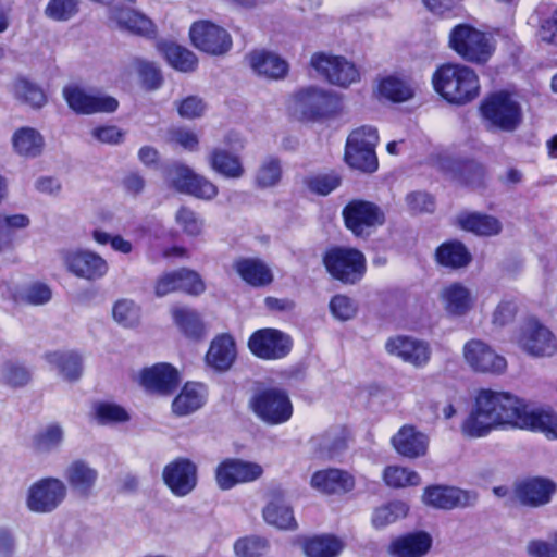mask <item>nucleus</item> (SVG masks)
<instances>
[{
	"instance_id": "19",
	"label": "nucleus",
	"mask_w": 557,
	"mask_h": 557,
	"mask_svg": "<svg viewBox=\"0 0 557 557\" xmlns=\"http://www.w3.org/2000/svg\"><path fill=\"white\" fill-rule=\"evenodd\" d=\"M172 173V184L182 194L202 200H212L219 194V188L213 182L183 163L175 164Z\"/></svg>"
},
{
	"instance_id": "60",
	"label": "nucleus",
	"mask_w": 557,
	"mask_h": 557,
	"mask_svg": "<svg viewBox=\"0 0 557 557\" xmlns=\"http://www.w3.org/2000/svg\"><path fill=\"white\" fill-rule=\"evenodd\" d=\"M180 290L190 296H199L206 290L201 276L194 270L180 269Z\"/></svg>"
},
{
	"instance_id": "6",
	"label": "nucleus",
	"mask_w": 557,
	"mask_h": 557,
	"mask_svg": "<svg viewBox=\"0 0 557 557\" xmlns=\"http://www.w3.org/2000/svg\"><path fill=\"white\" fill-rule=\"evenodd\" d=\"M249 409L265 425L275 426L288 422L294 405L286 389L267 386L257 389L249 399Z\"/></svg>"
},
{
	"instance_id": "3",
	"label": "nucleus",
	"mask_w": 557,
	"mask_h": 557,
	"mask_svg": "<svg viewBox=\"0 0 557 557\" xmlns=\"http://www.w3.org/2000/svg\"><path fill=\"white\" fill-rule=\"evenodd\" d=\"M479 114L488 131L512 133L523 122L521 104L505 89L488 92L480 102Z\"/></svg>"
},
{
	"instance_id": "36",
	"label": "nucleus",
	"mask_w": 557,
	"mask_h": 557,
	"mask_svg": "<svg viewBox=\"0 0 557 557\" xmlns=\"http://www.w3.org/2000/svg\"><path fill=\"white\" fill-rule=\"evenodd\" d=\"M344 548L345 542L332 533L312 535L302 542L306 557H338Z\"/></svg>"
},
{
	"instance_id": "28",
	"label": "nucleus",
	"mask_w": 557,
	"mask_h": 557,
	"mask_svg": "<svg viewBox=\"0 0 557 557\" xmlns=\"http://www.w3.org/2000/svg\"><path fill=\"white\" fill-rule=\"evenodd\" d=\"M267 523L282 530L297 529L293 509L285 502V492L277 487L270 493V500L262 511Z\"/></svg>"
},
{
	"instance_id": "24",
	"label": "nucleus",
	"mask_w": 557,
	"mask_h": 557,
	"mask_svg": "<svg viewBox=\"0 0 557 557\" xmlns=\"http://www.w3.org/2000/svg\"><path fill=\"white\" fill-rule=\"evenodd\" d=\"M385 348L388 354L417 368L424 367L431 358V348L428 343L405 335L388 338Z\"/></svg>"
},
{
	"instance_id": "25",
	"label": "nucleus",
	"mask_w": 557,
	"mask_h": 557,
	"mask_svg": "<svg viewBox=\"0 0 557 557\" xmlns=\"http://www.w3.org/2000/svg\"><path fill=\"white\" fill-rule=\"evenodd\" d=\"M311 486L325 495H343L355 488V476L346 470L326 468L313 472L310 479Z\"/></svg>"
},
{
	"instance_id": "8",
	"label": "nucleus",
	"mask_w": 557,
	"mask_h": 557,
	"mask_svg": "<svg viewBox=\"0 0 557 557\" xmlns=\"http://www.w3.org/2000/svg\"><path fill=\"white\" fill-rule=\"evenodd\" d=\"M344 226L356 238H369L377 227L385 223L383 210L374 202L364 199H351L342 210Z\"/></svg>"
},
{
	"instance_id": "17",
	"label": "nucleus",
	"mask_w": 557,
	"mask_h": 557,
	"mask_svg": "<svg viewBox=\"0 0 557 557\" xmlns=\"http://www.w3.org/2000/svg\"><path fill=\"white\" fill-rule=\"evenodd\" d=\"M162 479L174 496L184 497L197 486V465L189 458L177 457L165 465Z\"/></svg>"
},
{
	"instance_id": "13",
	"label": "nucleus",
	"mask_w": 557,
	"mask_h": 557,
	"mask_svg": "<svg viewBox=\"0 0 557 557\" xmlns=\"http://www.w3.org/2000/svg\"><path fill=\"white\" fill-rule=\"evenodd\" d=\"M310 65L330 84L347 87L359 78L356 65L341 55L315 52Z\"/></svg>"
},
{
	"instance_id": "58",
	"label": "nucleus",
	"mask_w": 557,
	"mask_h": 557,
	"mask_svg": "<svg viewBox=\"0 0 557 557\" xmlns=\"http://www.w3.org/2000/svg\"><path fill=\"white\" fill-rule=\"evenodd\" d=\"M114 320L125 326L132 327L139 322V308L133 300L120 299L112 309Z\"/></svg>"
},
{
	"instance_id": "29",
	"label": "nucleus",
	"mask_w": 557,
	"mask_h": 557,
	"mask_svg": "<svg viewBox=\"0 0 557 557\" xmlns=\"http://www.w3.org/2000/svg\"><path fill=\"white\" fill-rule=\"evenodd\" d=\"M468 247L459 239H448L440 244L434 251L435 263L444 269L460 270L472 262Z\"/></svg>"
},
{
	"instance_id": "9",
	"label": "nucleus",
	"mask_w": 557,
	"mask_h": 557,
	"mask_svg": "<svg viewBox=\"0 0 557 557\" xmlns=\"http://www.w3.org/2000/svg\"><path fill=\"white\" fill-rule=\"evenodd\" d=\"M252 356L264 361H276L286 358L293 350L292 336L275 327H262L253 331L247 341Z\"/></svg>"
},
{
	"instance_id": "48",
	"label": "nucleus",
	"mask_w": 557,
	"mask_h": 557,
	"mask_svg": "<svg viewBox=\"0 0 557 557\" xmlns=\"http://www.w3.org/2000/svg\"><path fill=\"white\" fill-rule=\"evenodd\" d=\"M350 438V431L344 425L337 430H327L321 435L319 450L333 458L348 447Z\"/></svg>"
},
{
	"instance_id": "64",
	"label": "nucleus",
	"mask_w": 557,
	"mask_h": 557,
	"mask_svg": "<svg viewBox=\"0 0 557 557\" xmlns=\"http://www.w3.org/2000/svg\"><path fill=\"white\" fill-rule=\"evenodd\" d=\"M206 109L203 100L197 96H188L182 99L177 104V112L184 119L200 117Z\"/></svg>"
},
{
	"instance_id": "5",
	"label": "nucleus",
	"mask_w": 557,
	"mask_h": 557,
	"mask_svg": "<svg viewBox=\"0 0 557 557\" xmlns=\"http://www.w3.org/2000/svg\"><path fill=\"white\" fill-rule=\"evenodd\" d=\"M448 47L461 60L475 65H485L495 52L487 34L468 23H459L450 29Z\"/></svg>"
},
{
	"instance_id": "43",
	"label": "nucleus",
	"mask_w": 557,
	"mask_h": 557,
	"mask_svg": "<svg viewBox=\"0 0 557 557\" xmlns=\"http://www.w3.org/2000/svg\"><path fill=\"white\" fill-rule=\"evenodd\" d=\"M172 318L186 337L200 341L205 336L206 326L196 310L187 307H175L172 309Z\"/></svg>"
},
{
	"instance_id": "61",
	"label": "nucleus",
	"mask_w": 557,
	"mask_h": 557,
	"mask_svg": "<svg viewBox=\"0 0 557 557\" xmlns=\"http://www.w3.org/2000/svg\"><path fill=\"white\" fill-rule=\"evenodd\" d=\"M4 382L12 387H23L32 380L30 371L23 364L9 361L4 364Z\"/></svg>"
},
{
	"instance_id": "51",
	"label": "nucleus",
	"mask_w": 557,
	"mask_h": 557,
	"mask_svg": "<svg viewBox=\"0 0 557 557\" xmlns=\"http://www.w3.org/2000/svg\"><path fill=\"white\" fill-rule=\"evenodd\" d=\"M134 65L138 72L140 83L146 90H157L162 86L164 81L163 75L156 63L136 59Z\"/></svg>"
},
{
	"instance_id": "46",
	"label": "nucleus",
	"mask_w": 557,
	"mask_h": 557,
	"mask_svg": "<svg viewBox=\"0 0 557 557\" xmlns=\"http://www.w3.org/2000/svg\"><path fill=\"white\" fill-rule=\"evenodd\" d=\"M409 507L400 500H392L382 506L376 507L371 517L372 527L382 530L387 525L395 523L400 518H405Z\"/></svg>"
},
{
	"instance_id": "47",
	"label": "nucleus",
	"mask_w": 557,
	"mask_h": 557,
	"mask_svg": "<svg viewBox=\"0 0 557 557\" xmlns=\"http://www.w3.org/2000/svg\"><path fill=\"white\" fill-rule=\"evenodd\" d=\"M381 97L392 102H404L413 97L412 88L404 79L389 75L382 78L377 85Z\"/></svg>"
},
{
	"instance_id": "2",
	"label": "nucleus",
	"mask_w": 557,
	"mask_h": 557,
	"mask_svg": "<svg viewBox=\"0 0 557 557\" xmlns=\"http://www.w3.org/2000/svg\"><path fill=\"white\" fill-rule=\"evenodd\" d=\"M434 91L447 103L465 106L475 100L481 91L476 72L468 65L446 62L432 74Z\"/></svg>"
},
{
	"instance_id": "14",
	"label": "nucleus",
	"mask_w": 557,
	"mask_h": 557,
	"mask_svg": "<svg viewBox=\"0 0 557 557\" xmlns=\"http://www.w3.org/2000/svg\"><path fill=\"white\" fill-rule=\"evenodd\" d=\"M262 474L263 468L259 463L240 458H225L215 468V481L223 491L253 482Z\"/></svg>"
},
{
	"instance_id": "23",
	"label": "nucleus",
	"mask_w": 557,
	"mask_h": 557,
	"mask_svg": "<svg viewBox=\"0 0 557 557\" xmlns=\"http://www.w3.org/2000/svg\"><path fill=\"white\" fill-rule=\"evenodd\" d=\"M62 258L67 271L81 278L95 281L108 272L107 261L91 251L69 250L63 252Z\"/></svg>"
},
{
	"instance_id": "53",
	"label": "nucleus",
	"mask_w": 557,
	"mask_h": 557,
	"mask_svg": "<svg viewBox=\"0 0 557 557\" xmlns=\"http://www.w3.org/2000/svg\"><path fill=\"white\" fill-rule=\"evenodd\" d=\"M95 414L100 424L124 423L131 419L124 407L108 401L98 403L95 407Z\"/></svg>"
},
{
	"instance_id": "30",
	"label": "nucleus",
	"mask_w": 557,
	"mask_h": 557,
	"mask_svg": "<svg viewBox=\"0 0 557 557\" xmlns=\"http://www.w3.org/2000/svg\"><path fill=\"white\" fill-rule=\"evenodd\" d=\"M395 450L410 459L424 456L428 450V437L413 425H404L392 437Z\"/></svg>"
},
{
	"instance_id": "38",
	"label": "nucleus",
	"mask_w": 557,
	"mask_h": 557,
	"mask_svg": "<svg viewBox=\"0 0 557 557\" xmlns=\"http://www.w3.org/2000/svg\"><path fill=\"white\" fill-rule=\"evenodd\" d=\"M45 360L55 367L59 373L67 381L73 382L81 377L83 372L82 356L73 350H54L45 354Z\"/></svg>"
},
{
	"instance_id": "54",
	"label": "nucleus",
	"mask_w": 557,
	"mask_h": 557,
	"mask_svg": "<svg viewBox=\"0 0 557 557\" xmlns=\"http://www.w3.org/2000/svg\"><path fill=\"white\" fill-rule=\"evenodd\" d=\"M268 547V540L258 535L243 536L234 543V552L238 557H261Z\"/></svg>"
},
{
	"instance_id": "44",
	"label": "nucleus",
	"mask_w": 557,
	"mask_h": 557,
	"mask_svg": "<svg viewBox=\"0 0 557 557\" xmlns=\"http://www.w3.org/2000/svg\"><path fill=\"white\" fill-rule=\"evenodd\" d=\"M205 397L194 384L186 383L172 401V412L176 417L191 414L201 408Z\"/></svg>"
},
{
	"instance_id": "37",
	"label": "nucleus",
	"mask_w": 557,
	"mask_h": 557,
	"mask_svg": "<svg viewBox=\"0 0 557 557\" xmlns=\"http://www.w3.org/2000/svg\"><path fill=\"white\" fill-rule=\"evenodd\" d=\"M113 18L120 28L132 34L147 38H153L157 34L152 21L135 10L117 8L113 11Z\"/></svg>"
},
{
	"instance_id": "4",
	"label": "nucleus",
	"mask_w": 557,
	"mask_h": 557,
	"mask_svg": "<svg viewBox=\"0 0 557 557\" xmlns=\"http://www.w3.org/2000/svg\"><path fill=\"white\" fill-rule=\"evenodd\" d=\"M322 264L330 277L342 285L359 284L366 276V255L352 246L330 245L322 253Z\"/></svg>"
},
{
	"instance_id": "16",
	"label": "nucleus",
	"mask_w": 557,
	"mask_h": 557,
	"mask_svg": "<svg viewBox=\"0 0 557 557\" xmlns=\"http://www.w3.org/2000/svg\"><path fill=\"white\" fill-rule=\"evenodd\" d=\"M138 382L148 394L166 397L174 394L180 386L181 375L171 363L159 362L143 368Z\"/></svg>"
},
{
	"instance_id": "52",
	"label": "nucleus",
	"mask_w": 557,
	"mask_h": 557,
	"mask_svg": "<svg viewBox=\"0 0 557 557\" xmlns=\"http://www.w3.org/2000/svg\"><path fill=\"white\" fill-rule=\"evenodd\" d=\"M63 440V431L58 424H50L33 437V448L37 453H48L57 448Z\"/></svg>"
},
{
	"instance_id": "22",
	"label": "nucleus",
	"mask_w": 557,
	"mask_h": 557,
	"mask_svg": "<svg viewBox=\"0 0 557 557\" xmlns=\"http://www.w3.org/2000/svg\"><path fill=\"white\" fill-rule=\"evenodd\" d=\"M423 503L430 507L443 510L463 508L474 504L475 494L448 485H429L424 488Z\"/></svg>"
},
{
	"instance_id": "31",
	"label": "nucleus",
	"mask_w": 557,
	"mask_h": 557,
	"mask_svg": "<svg viewBox=\"0 0 557 557\" xmlns=\"http://www.w3.org/2000/svg\"><path fill=\"white\" fill-rule=\"evenodd\" d=\"M234 270L251 287H265L274 280L271 269L258 258H238Z\"/></svg>"
},
{
	"instance_id": "12",
	"label": "nucleus",
	"mask_w": 557,
	"mask_h": 557,
	"mask_svg": "<svg viewBox=\"0 0 557 557\" xmlns=\"http://www.w3.org/2000/svg\"><path fill=\"white\" fill-rule=\"evenodd\" d=\"M66 486L57 478H42L30 485L26 505L33 512L48 513L55 510L65 499Z\"/></svg>"
},
{
	"instance_id": "56",
	"label": "nucleus",
	"mask_w": 557,
	"mask_h": 557,
	"mask_svg": "<svg viewBox=\"0 0 557 557\" xmlns=\"http://www.w3.org/2000/svg\"><path fill=\"white\" fill-rule=\"evenodd\" d=\"M175 222L188 236L197 237L202 233L203 220L187 206H181L177 209Z\"/></svg>"
},
{
	"instance_id": "20",
	"label": "nucleus",
	"mask_w": 557,
	"mask_h": 557,
	"mask_svg": "<svg viewBox=\"0 0 557 557\" xmlns=\"http://www.w3.org/2000/svg\"><path fill=\"white\" fill-rule=\"evenodd\" d=\"M519 344L534 357H550L557 350V341L552 331L536 319H529L520 333Z\"/></svg>"
},
{
	"instance_id": "41",
	"label": "nucleus",
	"mask_w": 557,
	"mask_h": 557,
	"mask_svg": "<svg viewBox=\"0 0 557 557\" xmlns=\"http://www.w3.org/2000/svg\"><path fill=\"white\" fill-rule=\"evenodd\" d=\"M14 151L24 158H36L41 154L45 140L35 128L23 126L17 128L12 136Z\"/></svg>"
},
{
	"instance_id": "40",
	"label": "nucleus",
	"mask_w": 557,
	"mask_h": 557,
	"mask_svg": "<svg viewBox=\"0 0 557 557\" xmlns=\"http://www.w3.org/2000/svg\"><path fill=\"white\" fill-rule=\"evenodd\" d=\"M158 50L163 54L168 63L180 72H193L198 66L196 54L176 42L160 41Z\"/></svg>"
},
{
	"instance_id": "18",
	"label": "nucleus",
	"mask_w": 557,
	"mask_h": 557,
	"mask_svg": "<svg viewBox=\"0 0 557 557\" xmlns=\"http://www.w3.org/2000/svg\"><path fill=\"white\" fill-rule=\"evenodd\" d=\"M556 490V483L548 478L528 476L516 481L512 495L520 505L537 508L548 504Z\"/></svg>"
},
{
	"instance_id": "35",
	"label": "nucleus",
	"mask_w": 557,
	"mask_h": 557,
	"mask_svg": "<svg viewBox=\"0 0 557 557\" xmlns=\"http://www.w3.org/2000/svg\"><path fill=\"white\" fill-rule=\"evenodd\" d=\"M65 479L73 491L83 497H88L97 482L98 472L86 461L77 459L67 467Z\"/></svg>"
},
{
	"instance_id": "62",
	"label": "nucleus",
	"mask_w": 557,
	"mask_h": 557,
	"mask_svg": "<svg viewBox=\"0 0 557 557\" xmlns=\"http://www.w3.org/2000/svg\"><path fill=\"white\" fill-rule=\"evenodd\" d=\"M332 314L343 321L351 319L356 313V307L351 298L346 295H335L330 300Z\"/></svg>"
},
{
	"instance_id": "1",
	"label": "nucleus",
	"mask_w": 557,
	"mask_h": 557,
	"mask_svg": "<svg viewBox=\"0 0 557 557\" xmlns=\"http://www.w3.org/2000/svg\"><path fill=\"white\" fill-rule=\"evenodd\" d=\"M542 432L557 440V414L544 409L529 410L524 399L491 388L478 391L473 406L461 423V432L471 438L484 437L496 430Z\"/></svg>"
},
{
	"instance_id": "49",
	"label": "nucleus",
	"mask_w": 557,
	"mask_h": 557,
	"mask_svg": "<svg viewBox=\"0 0 557 557\" xmlns=\"http://www.w3.org/2000/svg\"><path fill=\"white\" fill-rule=\"evenodd\" d=\"M382 478L384 483L392 488L418 486L421 482L420 475L414 470L397 465L386 466Z\"/></svg>"
},
{
	"instance_id": "39",
	"label": "nucleus",
	"mask_w": 557,
	"mask_h": 557,
	"mask_svg": "<svg viewBox=\"0 0 557 557\" xmlns=\"http://www.w3.org/2000/svg\"><path fill=\"white\" fill-rule=\"evenodd\" d=\"M209 164L213 172L224 178H240L245 173L240 157L222 148L211 150Z\"/></svg>"
},
{
	"instance_id": "45",
	"label": "nucleus",
	"mask_w": 557,
	"mask_h": 557,
	"mask_svg": "<svg viewBox=\"0 0 557 557\" xmlns=\"http://www.w3.org/2000/svg\"><path fill=\"white\" fill-rule=\"evenodd\" d=\"M13 92L20 101L34 109L42 108L48 101L45 90L26 77L20 76L14 81Z\"/></svg>"
},
{
	"instance_id": "7",
	"label": "nucleus",
	"mask_w": 557,
	"mask_h": 557,
	"mask_svg": "<svg viewBox=\"0 0 557 557\" xmlns=\"http://www.w3.org/2000/svg\"><path fill=\"white\" fill-rule=\"evenodd\" d=\"M379 133L373 126L362 125L354 129L347 137L344 159L349 168L363 173H373L379 168L375 147Z\"/></svg>"
},
{
	"instance_id": "10",
	"label": "nucleus",
	"mask_w": 557,
	"mask_h": 557,
	"mask_svg": "<svg viewBox=\"0 0 557 557\" xmlns=\"http://www.w3.org/2000/svg\"><path fill=\"white\" fill-rule=\"evenodd\" d=\"M188 36L194 48L211 57L224 55L233 47L231 34L224 27L210 20L193 22Z\"/></svg>"
},
{
	"instance_id": "42",
	"label": "nucleus",
	"mask_w": 557,
	"mask_h": 557,
	"mask_svg": "<svg viewBox=\"0 0 557 557\" xmlns=\"http://www.w3.org/2000/svg\"><path fill=\"white\" fill-rule=\"evenodd\" d=\"M446 312L454 317L465 315L472 307V297L467 287L451 283L441 294Z\"/></svg>"
},
{
	"instance_id": "57",
	"label": "nucleus",
	"mask_w": 557,
	"mask_h": 557,
	"mask_svg": "<svg viewBox=\"0 0 557 557\" xmlns=\"http://www.w3.org/2000/svg\"><path fill=\"white\" fill-rule=\"evenodd\" d=\"M282 177L281 162L275 157H270L259 168L256 175V183L259 187H272L276 185Z\"/></svg>"
},
{
	"instance_id": "59",
	"label": "nucleus",
	"mask_w": 557,
	"mask_h": 557,
	"mask_svg": "<svg viewBox=\"0 0 557 557\" xmlns=\"http://www.w3.org/2000/svg\"><path fill=\"white\" fill-rule=\"evenodd\" d=\"M77 12V0H50L45 9V14L53 21H69Z\"/></svg>"
},
{
	"instance_id": "50",
	"label": "nucleus",
	"mask_w": 557,
	"mask_h": 557,
	"mask_svg": "<svg viewBox=\"0 0 557 557\" xmlns=\"http://www.w3.org/2000/svg\"><path fill=\"white\" fill-rule=\"evenodd\" d=\"M30 221L26 214L17 213L5 215L0 213V252L11 248L13 244V231L25 228Z\"/></svg>"
},
{
	"instance_id": "33",
	"label": "nucleus",
	"mask_w": 557,
	"mask_h": 557,
	"mask_svg": "<svg viewBox=\"0 0 557 557\" xmlns=\"http://www.w3.org/2000/svg\"><path fill=\"white\" fill-rule=\"evenodd\" d=\"M454 176L466 186H484L487 174L486 166L474 158L458 157L448 165Z\"/></svg>"
},
{
	"instance_id": "63",
	"label": "nucleus",
	"mask_w": 557,
	"mask_h": 557,
	"mask_svg": "<svg viewBox=\"0 0 557 557\" xmlns=\"http://www.w3.org/2000/svg\"><path fill=\"white\" fill-rule=\"evenodd\" d=\"M169 138L172 143L181 146L187 151H197L199 148L198 136L186 127H175L170 129Z\"/></svg>"
},
{
	"instance_id": "34",
	"label": "nucleus",
	"mask_w": 557,
	"mask_h": 557,
	"mask_svg": "<svg viewBox=\"0 0 557 557\" xmlns=\"http://www.w3.org/2000/svg\"><path fill=\"white\" fill-rule=\"evenodd\" d=\"M462 231L481 237H491L502 232L500 221L490 214L481 212H462L457 218Z\"/></svg>"
},
{
	"instance_id": "55",
	"label": "nucleus",
	"mask_w": 557,
	"mask_h": 557,
	"mask_svg": "<svg viewBox=\"0 0 557 557\" xmlns=\"http://www.w3.org/2000/svg\"><path fill=\"white\" fill-rule=\"evenodd\" d=\"M341 184L342 176L335 171L311 175L306 180L307 187L312 193L321 196H326L331 194Z\"/></svg>"
},
{
	"instance_id": "15",
	"label": "nucleus",
	"mask_w": 557,
	"mask_h": 557,
	"mask_svg": "<svg viewBox=\"0 0 557 557\" xmlns=\"http://www.w3.org/2000/svg\"><path fill=\"white\" fill-rule=\"evenodd\" d=\"M62 94L69 108L76 114L113 113L119 109V101L113 96L90 95L75 85L65 86Z\"/></svg>"
},
{
	"instance_id": "27",
	"label": "nucleus",
	"mask_w": 557,
	"mask_h": 557,
	"mask_svg": "<svg viewBox=\"0 0 557 557\" xmlns=\"http://www.w3.org/2000/svg\"><path fill=\"white\" fill-rule=\"evenodd\" d=\"M236 358V343L230 333L218 334L211 341L205 357L207 364L218 372L230 370Z\"/></svg>"
},
{
	"instance_id": "11",
	"label": "nucleus",
	"mask_w": 557,
	"mask_h": 557,
	"mask_svg": "<svg viewBox=\"0 0 557 557\" xmlns=\"http://www.w3.org/2000/svg\"><path fill=\"white\" fill-rule=\"evenodd\" d=\"M301 114L307 121L315 122L335 117L342 111L341 97L317 87H307L295 94Z\"/></svg>"
},
{
	"instance_id": "32",
	"label": "nucleus",
	"mask_w": 557,
	"mask_h": 557,
	"mask_svg": "<svg viewBox=\"0 0 557 557\" xmlns=\"http://www.w3.org/2000/svg\"><path fill=\"white\" fill-rule=\"evenodd\" d=\"M249 63L255 72L272 79L284 78L289 70L286 60L268 50H253L249 53Z\"/></svg>"
},
{
	"instance_id": "21",
	"label": "nucleus",
	"mask_w": 557,
	"mask_h": 557,
	"mask_svg": "<svg viewBox=\"0 0 557 557\" xmlns=\"http://www.w3.org/2000/svg\"><path fill=\"white\" fill-rule=\"evenodd\" d=\"M463 357L475 372L500 374L507 368L506 359L480 339H470L465 344Z\"/></svg>"
},
{
	"instance_id": "26",
	"label": "nucleus",
	"mask_w": 557,
	"mask_h": 557,
	"mask_svg": "<svg viewBox=\"0 0 557 557\" xmlns=\"http://www.w3.org/2000/svg\"><path fill=\"white\" fill-rule=\"evenodd\" d=\"M432 536L423 530L407 532L393 539L387 552L393 557H423L432 548Z\"/></svg>"
}]
</instances>
